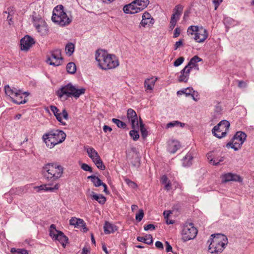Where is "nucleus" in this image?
Here are the masks:
<instances>
[{"instance_id": "1", "label": "nucleus", "mask_w": 254, "mask_h": 254, "mask_svg": "<svg viewBox=\"0 0 254 254\" xmlns=\"http://www.w3.org/2000/svg\"><path fill=\"white\" fill-rule=\"evenodd\" d=\"M95 57L99 67L103 70L114 69L119 65L117 57L115 55L109 54L105 50H97Z\"/></svg>"}, {"instance_id": "2", "label": "nucleus", "mask_w": 254, "mask_h": 254, "mask_svg": "<svg viewBox=\"0 0 254 254\" xmlns=\"http://www.w3.org/2000/svg\"><path fill=\"white\" fill-rule=\"evenodd\" d=\"M85 88L69 83L61 86L56 92V94L60 99L65 96L67 98L74 97L77 99L81 95L85 94Z\"/></svg>"}, {"instance_id": "3", "label": "nucleus", "mask_w": 254, "mask_h": 254, "mask_svg": "<svg viewBox=\"0 0 254 254\" xmlns=\"http://www.w3.org/2000/svg\"><path fill=\"white\" fill-rule=\"evenodd\" d=\"M209 244L208 251L211 254L221 253L228 244L226 236L221 234H212L207 242Z\"/></svg>"}, {"instance_id": "4", "label": "nucleus", "mask_w": 254, "mask_h": 254, "mask_svg": "<svg viewBox=\"0 0 254 254\" xmlns=\"http://www.w3.org/2000/svg\"><path fill=\"white\" fill-rule=\"evenodd\" d=\"M66 136V134L63 130H55L44 134L42 138L47 146L52 148L56 145L63 142Z\"/></svg>"}, {"instance_id": "5", "label": "nucleus", "mask_w": 254, "mask_h": 254, "mask_svg": "<svg viewBox=\"0 0 254 254\" xmlns=\"http://www.w3.org/2000/svg\"><path fill=\"white\" fill-rule=\"evenodd\" d=\"M42 173L45 179L54 181L62 177L63 168L57 164L49 163L43 167Z\"/></svg>"}, {"instance_id": "6", "label": "nucleus", "mask_w": 254, "mask_h": 254, "mask_svg": "<svg viewBox=\"0 0 254 254\" xmlns=\"http://www.w3.org/2000/svg\"><path fill=\"white\" fill-rule=\"evenodd\" d=\"M52 20L53 22L62 27L69 25L72 21L71 18L68 17L64 10L62 5H58L54 8Z\"/></svg>"}, {"instance_id": "7", "label": "nucleus", "mask_w": 254, "mask_h": 254, "mask_svg": "<svg viewBox=\"0 0 254 254\" xmlns=\"http://www.w3.org/2000/svg\"><path fill=\"white\" fill-rule=\"evenodd\" d=\"M149 3V0H134L123 7L127 14H135L144 9Z\"/></svg>"}, {"instance_id": "8", "label": "nucleus", "mask_w": 254, "mask_h": 254, "mask_svg": "<svg viewBox=\"0 0 254 254\" xmlns=\"http://www.w3.org/2000/svg\"><path fill=\"white\" fill-rule=\"evenodd\" d=\"M197 231L192 223L186 222L183 227L182 235V240L187 242L193 239L196 236Z\"/></svg>"}, {"instance_id": "9", "label": "nucleus", "mask_w": 254, "mask_h": 254, "mask_svg": "<svg viewBox=\"0 0 254 254\" xmlns=\"http://www.w3.org/2000/svg\"><path fill=\"white\" fill-rule=\"evenodd\" d=\"M84 149L86 151L89 157L92 160L96 167L101 170H105V166L97 151L94 148L88 146H84Z\"/></svg>"}, {"instance_id": "10", "label": "nucleus", "mask_w": 254, "mask_h": 254, "mask_svg": "<svg viewBox=\"0 0 254 254\" xmlns=\"http://www.w3.org/2000/svg\"><path fill=\"white\" fill-rule=\"evenodd\" d=\"M229 127V122L226 120H223L213 128L212 132L215 136L221 138L226 136Z\"/></svg>"}, {"instance_id": "11", "label": "nucleus", "mask_w": 254, "mask_h": 254, "mask_svg": "<svg viewBox=\"0 0 254 254\" xmlns=\"http://www.w3.org/2000/svg\"><path fill=\"white\" fill-rule=\"evenodd\" d=\"M246 134L242 131H238L233 137L232 141L227 144V147H231L235 150H238L241 148L246 139Z\"/></svg>"}, {"instance_id": "12", "label": "nucleus", "mask_w": 254, "mask_h": 254, "mask_svg": "<svg viewBox=\"0 0 254 254\" xmlns=\"http://www.w3.org/2000/svg\"><path fill=\"white\" fill-rule=\"evenodd\" d=\"M46 62L47 64L54 66H59L62 64L63 59L62 57L61 50L57 49L51 51L50 56L48 57Z\"/></svg>"}, {"instance_id": "13", "label": "nucleus", "mask_w": 254, "mask_h": 254, "mask_svg": "<svg viewBox=\"0 0 254 254\" xmlns=\"http://www.w3.org/2000/svg\"><path fill=\"white\" fill-rule=\"evenodd\" d=\"M33 20L34 25L41 35L47 34L48 32V25L45 21L41 17L33 16Z\"/></svg>"}, {"instance_id": "14", "label": "nucleus", "mask_w": 254, "mask_h": 254, "mask_svg": "<svg viewBox=\"0 0 254 254\" xmlns=\"http://www.w3.org/2000/svg\"><path fill=\"white\" fill-rule=\"evenodd\" d=\"M51 111L53 113L57 120L63 125H65V123L62 120V117L67 120L68 118V114L65 109H64L62 113H59V110L57 107L51 105L50 107Z\"/></svg>"}, {"instance_id": "15", "label": "nucleus", "mask_w": 254, "mask_h": 254, "mask_svg": "<svg viewBox=\"0 0 254 254\" xmlns=\"http://www.w3.org/2000/svg\"><path fill=\"white\" fill-rule=\"evenodd\" d=\"M127 118L131 125L132 129L138 127V120L136 112L132 109H128L127 111Z\"/></svg>"}, {"instance_id": "16", "label": "nucleus", "mask_w": 254, "mask_h": 254, "mask_svg": "<svg viewBox=\"0 0 254 254\" xmlns=\"http://www.w3.org/2000/svg\"><path fill=\"white\" fill-rule=\"evenodd\" d=\"M34 44V39L30 36L26 35L20 40L21 50L27 51Z\"/></svg>"}, {"instance_id": "17", "label": "nucleus", "mask_w": 254, "mask_h": 254, "mask_svg": "<svg viewBox=\"0 0 254 254\" xmlns=\"http://www.w3.org/2000/svg\"><path fill=\"white\" fill-rule=\"evenodd\" d=\"M208 37V32L206 29L201 26L195 33L194 40L198 43L203 42Z\"/></svg>"}, {"instance_id": "18", "label": "nucleus", "mask_w": 254, "mask_h": 254, "mask_svg": "<svg viewBox=\"0 0 254 254\" xmlns=\"http://www.w3.org/2000/svg\"><path fill=\"white\" fill-rule=\"evenodd\" d=\"M19 94L16 95L12 98V101L17 104H25L26 103L27 99L26 98L29 95V92H24L21 89V92H19Z\"/></svg>"}, {"instance_id": "19", "label": "nucleus", "mask_w": 254, "mask_h": 254, "mask_svg": "<svg viewBox=\"0 0 254 254\" xmlns=\"http://www.w3.org/2000/svg\"><path fill=\"white\" fill-rule=\"evenodd\" d=\"M4 91L6 95L10 96L11 99L13 98L16 95L19 94V92H21V89L18 87L10 86L9 85H5L4 86Z\"/></svg>"}, {"instance_id": "20", "label": "nucleus", "mask_w": 254, "mask_h": 254, "mask_svg": "<svg viewBox=\"0 0 254 254\" xmlns=\"http://www.w3.org/2000/svg\"><path fill=\"white\" fill-rule=\"evenodd\" d=\"M222 182L226 183L229 181H242L240 176L232 173H227L222 176Z\"/></svg>"}, {"instance_id": "21", "label": "nucleus", "mask_w": 254, "mask_h": 254, "mask_svg": "<svg viewBox=\"0 0 254 254\" xmlns=\"http://www.w3.org/2000/svg\"><path fill=\"white\" fill-rule=\"evenodd\" d=\"M202 61V60L199 57L197 56H194L190 59L188 64L192 68L194 71H198L199 67L197 63Z\"/></svg>"}, {"instance_id": "22", "label": "nucleus", "mask_w": 254, "mask_h": 254, "mask_svg": "<svg viewBox=\"0 0 254 254\" xmlns=\"http://www.w3.org/2000/svg\"><path fill=\"white\" fill-rule=\"evenodd\" d=\"M195 71L191 68L190 66L187 64L185 68L182 70L180 75V79H185V78H189V74L195 72Z\"/></svg>"}, {"instance_id": "23", "label": "nucleus", "mask_w": 254, "mask_h": 254, "mask_svg": "<svg viewBox=\"0 0 254 254\" xmlns=\"http://www.w3.org/2000/svg\"><path fill=\"white\" fill-rule=\"evenodd\" d=\"M92 199L96 200L100 204H103L106 201V198L102 194H97L93 191H91L88 194Z\"/></svg>"}, {"instance_id": "24", "label": "nucleus", "mask_w": 254, "mask_h": 254, "mask_svg": "<svg viewBox=\"0 0 254 254\" xmlns=\"http://www.w3.org/2000/svg\"><path fill=\"white\" fill-rule=\"evenodd\" d=\"M180 146V142L178 141H172L168 144V150L171 153H174L179 149Z\"/></svg>"}, {"instance_id": "25", "label": "nucleus", "mask_w": 254, "mask_h": 254, "mask_svg": "<svg viewBox=\"0 0 254 254\" xmlns=\"http://www.w3.org/2000/svg\"><path fill=\"white\" fill-rule=\"evenodd\" d=\"M69 224L70 225L74 226V227H84L85 225V223L82 219L75 217H72L70 219Z\"/></svg>"}, {"instance_id": "26", "label": "nucleus", "mask_w": 254, "mask_h": 254, "mask_svg": "<svg viewBox=\"0 0 254 254\" xmlns=\"http://www.w3.org/2000/svg\"><path fill=\"white\" fill-rule=\"evenodd\" d=\"M142 19L140 24L143 26H145L148 24L153 23V19L151 17V15L148 12H145L142 15Z\"/></svg>"}, {"instance_id": "27", "label": "nucleus", "mask_w": 254, "mask_h": 254, "mask_svg": "<svg viewBox=\"0 0 254 254\" xmlns=\"http://www.w3.org/2000/svg\"><path fill=\"white\" fill-rule=\"evenodd\" d=\"M116 226L113 225L109 222H106L104 226V232L106 234L113 233L117 231Z\"/></svg>"}, {"instance_id": "28", "label": "nucleus", "mask_w": 254, "mask_h": 254, "mask_svg": "<svg viewBox=\"0 0 254 254\" xmlns=\"http://www.w3.org/2000/svg\"><path fill=\"white\" fill-rule=\"evenodd\" d=\"M55 240L58 241L61 243L64 248L65 247L66 244L68 242L67 237L61 231L58 233V236H57Z\"/></svg>"}, {"instance_id": "29", "label": "nucleus", "mask_w": 254, "mask_h": 254, "mask_svg": "<svg viewBox=\"0 0 254 254\" xmlns=\"http://www.w3.org/2000/svg\"><path fill=\"white\" fill-rule=\"evenodd\" d=\"M193 156L190 153H188L182 159L183 166L189 167L192 164Z\"/></svg>"}, {"instance_id": "30", "label": "nucleus", "mask_w": 254, "mask_h": 254, "mask_svg": "<svg viewBox=\"0 0 254 254\" xmlns=\"http://www.w3.org/2000/svg\"><path fill=\"white\" fill-rule=\"evenodd\" d=\"M207 159L209 160L210 163L214 165H218L221 162L223 161L224 158L223 157H219L218 158H213L212 157L211 153H209L207 154Z\"/></svg>"}, {"instance_id": "31", "label": "nucleus", "mask_w": 254, "mask_h": 254, "mask_svg": "<svg viewBox=\"0 0 254 254\" xmlns=\"http://www.w3.org/2000/svg\"><path fill=\"white\" fill-rule=\"evenodd\" d=\"M137 240L139 242L144 243L147 245L153 243V238L151 235H146L145 237H137Z\"/></svg>"}, {"instance_id": "32", "label": "nucleus", "mask_w": 254, "mask_h": 254, "mask_svg": "<svg viewBox=\"0 0 254 254\" xmlns=\"http://www.w3.org/2000/svg\"><path fill=\"white\" fill-rule=\"evenodd\" d=\"M183 9V7L182 5L180 4L176 5L174 9V12L171 17L176 18L179 20L180 16H181L182 12Z\"/></svg>"}, {"instance_id": "33", "label": "nucleus", "mask_w": 254, "mask_h": 254, "mask_svg": "<svg viewBox=\"0 0 254 254\" xmlns=\"http://www.w3.org/2000/svg\"><path fill=\"white\" fill-rule=\"evenodd\" d=\"M59 188V185L58 184L55 185L53 187H50L49 185H41L38 187L39 190H44L45 191H49L51 192L57 190Z\"/></svg>"}, {"instance_id": "34", "label": "nucleus", "mask_w": 254, "mask_h": 254, "mask_svg": "<svg viewBox=\"0 0 254 254\" xmlns=\"http://www.w3.org/2000/svg\"><path fill=\"white\" fill-rule=\"evenodd\" d=\"M156 80H144V87L146 92H151L154 87Z\"/></svg>"}, {"instance_id": "35", "label": "nucleus", "mask_w": 254, "mask_h": 254, "mask_svg": "<svg viewBox=\"0 0 254 254\" xmlns=\"http://www.w3.org/2000/svg\"><path fill=\"white\" fill-rule=\"evenodd\" d=\"M194 92V91L193 90L192 88L188 87L187 88H185L183 90L178 91L177 92V95H181L183 94H185L187 96L191 95V93H193Z\"/></svg>"}, {"instance_id": "36", "label": "nucleus", "mask_w": 254, "mask_h": 254, "mask_svg": "<svg viewBox=\"0 0 254 254\" xmlns=\"http://www.w3.org/2000/svg\"><path fill=\"white\" fill-rule=\"evenodd\" d=\"M74 45L71 43L66 44L65 48V51L67 55L71 56L74 51Z\"/></svg>"}, {"instance_id": "37", "label": "nucleus", "mask_w": 254, "mask_h": 254, "mask_svg": "<svg viewBox=\"0 0 254 254\" xmlns=\"http://www.w3.org/2000/svg\"><path fill=\"white\" fill-rule=\"evenodd\" d=\"M60 231H58L56 229V226L54 224H52L50 226V236L53 238L55 239L58 236V233H60Z\"/></svg>"}, {"instance_id": "38", "label": "nucleus", "mask_w": 254, "mask_h": 254, "mask_svg": "<svg viewBox=\"0 0 254 254\" xmlns=\"http://www.w3.org/2000/svg\"><path fill=\"white\" fill-rule=\"evenodd\" d=\"M180 126V127H183L185 126V124L182 123L178 121H173L172 122H170V123H168L166 125V128H169L170 127H174L175 126Z\"/></svg>"}, {"instance_id": "39", "label": "nucleus", "mask_w": 254, "mask_h": 254, "mask_svg": "<svg viewBox=\"0 0 254 254\" xmlns=\"http://www.w3.org/2000/svg\"><path fill=\"white\" fill-rule=\"evenodd\" d=\"M140 128L141 133V136L143 138H145L147 136V131L144 127V125L141 119L139 118Z\"/></svg>"}, {"instance_id": "40", "label": "nucleus", "mask_w": 254, "mask_h": 254, "mask_svg": "<svg viewBox=\"0 0 254 254\" xmlns=\"http://www.w3.org/2000/svg\"><path fill=\"white\" fill-rule=\"evenodd\" d=\"M76 69V65L73 63H69L66 65V70L69 73L73 74Z\"/></svg>"}, {"instance_id": "41", "label": "nucleus", "mask_w": 254, "mask_h": 254, "mask_svg": "<svg viewBox=\"0 0 254 254\" xmlns=\"http://www.w3.org/2000/svg\"><path fill=\"white\" fill-rule=\"evenodd\" d=\"M112 121L119 128H125L127 127V125L125 123L119 119L114 118Z\"/></svg>"}, {"instance_id": "42", "label": "nucleus", "mask_w": 254, "mask_h": 254, "mask_svg": "<svg viewBox=\"0 0 254 254\" xmlns=\"http://www.w3.org/2000/svg\"><path fill=\"white\" fill-rule=\"evenodd\" d=\"M10 252L13 254H28V252L24 249L12 248Z\"/></svg>"}, {"instance_id": "43", "label": "nucleus", "mask_w": 254, "mask_h": 254, "mask_svg": "<svg viewBox=\"0 0 254 254\" xmlns=\"http://www.w3.org/2000/svg\"><path fill=\"white\" fill-rule=\"evenodd\" d=\"M199 29V27L196 26H190L187 30L188 34L192 35L194 32H196Z\"/></svg>"}, {"instance_id": "44", "label": "nucleus", "mask_w": 254, "mask_h": 254, "mask_svg": "<svg viewBox=\"0 0 254 254\" xmlns=\"http://www.w3.org/2000/svg\"><path fill=\"white\" fill-rule=\"evenodd\" d=\"M134 129H133L129 131V135L134 140L136 141L138 139L139 135L138 131Z\"/></svg>"}, {"instance_id": "45", "label": "nucleus", "mask_w": 254, "mask_h": 254, "mask_svg": "<svg viewBox=\"0 0 254 254\" xmlns=\"http://www.w3.org/2000/svg\"><path fill=\"white\" fill-rule=\"evenodd\" d=\"M144 216V212L143 210H139L138 213L136 214L135 219L137 222H140Z\"/></svg>"}, {"instance_id": "46", "label": "nucleus", "mask_w": 254, "mask_h": 254, "mask_svg": "<svg viewBox=\"0 0 254 254\" xmlns=\"http://www.w3.org/2000/svg\"><path fill=\"white\" fill-rule=\"evenodd\" d=\"M92 182L93 183L94 185L97 187L101 186V184H102V181L98 177L96 176L93 179Z\"/></svg>"}, {"instance_id": "47", "label": "nucleus", "mask_w": 254, "mask_h": 254, "mask_svg": "<svg viewBox=\"0 0 254 254\" xmlns=\"http://www.w3.org/2000/svg\"><path fill=\"white\" fill-rule=\"evenodd\" d=\"M81 168L85 171H88L90 173L92 172V168L86 163H82L81 165Z\"/></svg>"}, {"instance_id": "48", "label": "nucleus", "mask_w": 254, "mask_h": 254, "mask_svg": "<svg viewBox=\"0 0 254 254\" xmlns=\"http://www.w3.org/2000/svg\"><path fill=\"white\" fill-rule=\"evenodd\" d=\"M185 59L183 57H181L177 59L174 63V65L175 66H178L181 65L184 61Z\"/></svg>"}, {"instance_id": "49", "label": "nucleus", "mask_w": 254, "mask_h": 254, "mask_svg": "<svg viewBox=\"0 0 254 254\" xmlns=\"http://www.w3.org/2000/svg\"><path fill=\"white\" fill-rule=\"evenodd\" d=\"M178 19L176 18L171 17L170 22V28L172 30L175 26Z\"/></svg>"}, {"instance_id": "50", "label": "nucleus", "mask_w": 254, "mask_h": 254, "mask_svg": "<svg viewBox=\"0 0 254 254\" xmlns=\"http://www.w3.org/2000/svg\"><path fill=\"white\" fill-rule=\"evenodd\" d=\"M234 20L233 19L230 17H226L224 19V23L225 24H230V25L233 24Z\"/></svg>"}, {"instance_id": "51", "label": "nucleus", "mask_w": 254, "mask_h": 254, "mask_svg": "<svg viewBox=\"0 0 254 254\" xmlns=\"http://www.w3.org/2000/svg\"><path fill=\"white\" fill-rule=\"evenodd\" d=\"M155 226L152 224H148L144 227V229L145 231H148L149 230H153L155 229Z\"/></svg>"}, {"instance_id": "52", "label": "nucleus", "mask_w": 254, "mask_h": 254, "mask_svg": "<svg viewBox=\"0 0 254 254\" xmlns=\"http://www.w3.org/2000/svg\"><path fill=\"white\" fill-rule=\"evenodd\" d=\"M161 182L163 184L165 185L167 184V183L170 182V181L168 179L166 176L164 175L161 178Z\"/></svg>"}, {"instance_id": "53", "label": "nucleus", "mask_w": 254, "mask_h": 254, "mask_svg": "<svg viewBox=\"0 0 254 254\" xmlns=\"http://www.w3.org/2000/svg\"><path fill=\"white\" fill-rule=\"evenodd\" d=\"M125 181L128 186L132 188H135L136 186V184L133 182L129 179H126Z\"/></svg>"}, {"instance_id": "54", "label": "nucleus", "mask_w": 254, "mask_h": 254, "mask_svg": "<svg viewBox=\"0 0 254 254\" xmlns=\"http://www.w3.org/2000/svg\"><path fill=\"white\" fill-rule=\"evenodd\" d=\"M222 110L221 106L220 103H217L215 106V112L220 114Z\"/></svg>"}, {"instance_id": "55", "label": "nucleus", "mask_w": 254, "mask_h": 254, "mask_svg": "<svg viewBox=\"0 0 254 254\" xmlns=\"http://www.w3.org/2000/svg\"><path fill=\"white\" fill-rule=\"evenodd\" d=\"M247 82L244 80H240L239 81L238 83V86L241 88L246 87L247 86Z\"/></svg>"}, {"instance_id": "56", "label": "nucleus", "mask_w": 254, "mask_h": 254, "mask_svg": "<svg viewBox=\"0 0 254 254\" xmlns=\"http://www.w3.org/2000/svg\"><path fill=\"white\" fill-rule=\"evenodd\" d=\"M155 245L156 247L159 250H163L164 248L163 245L162 243L160 241L156 242Z\"/></svg>"}, {"instance_id": "57", "label": "nucleus", "mask_w": 254, "mask_h": 254, "mask_svg": "<svg viewBox=\"0 0 254 254\" xmlns=\"http://www.w3.org/2000/svg\"><path fill=\"white\" fill-rule=\"evenodd\" d=\"M165 245H166V252H172V247L170 245L169 242L166 241L165 242Z\"/></svg>"}, {"instance_id": "58", "label": "nucleus", "mask_w": 254, "mask_h": 254, "mask_svg": "<svg viewBox=\"0 0 254 254\" xmlns=\"http://www.w3.org/2000/svg\"><path fill=\"white\" fill-rule=\"evenodd\" d=\"M181 33V30L179 28L177 27L174 30V38H177L178 37Z\"/></svg>"}, {"instance_id": "59", "label": "nucleus", "mask_w": 254, "mask_h": 254, "mask_svg": "<svg viewBox=\"0 0 254 254\" xmlns=\"http://www.w3.org/2000/svg\"><path fill=\"white\" fill-rule=\"evenodd\" d=\"M171 213L172 212L170 210H166L164 211L163 215L165 220L169 219V216Z\"/></svg>"}, {"instance_id": "60", "label": "nucleus", "mask_w": 254, "mask_h": 254, "mask_svg": "<svg viewBox=\"0 0 254 254\" xmlns=\"http://www.w3.org/2000/svg\"><path fill=\"white\" fill-rule=\"evenodd\" d=\"M183 40H180L179 41L176 42L175 44V50H177L178 48L183 45Z\"/></svg>"}, {"instance_id": "61", "label": "nucleus", "mask_w": 254, "mask_h": 254, "mask_svg": "<svg viewBox=\"0 0 254 254\" xmlns=\"http://www.w3.org/2000/svg\"><path fill=\"white\" fill-rule=\"evenodd\" d=\"M223 0H213V2L215 4V9L216 10Z\"/></svg>"}, {"instance_id": "62", "label": "nucleus", "mask_w": 254, "mask_h": 254, "mask_svg": "<svg viewBox=\"0 0 254 254\" xmlns=\"http://www.w3.org/2000/svg\"><path fill=\"white\" fill-rule=\"evenodd\" d=\"M103 130L105 132H107L108 131L111 132L112 130V129L111 127H110L107 125H105L103 127Z\"/></svg>"}, {"instance_id": "63", "label": "nucleus", "mask_w": 254, "mask_h": 254, "mask_svg": "<svg viewBox=\"0 0 254 254\" xmlns=\"http://www.w3.org/2000/svg\"><path fill=\"white\" fill-rule=\"evenodd\" d=\"M164 185H165V190H169L171 189V182L167 183V184H166Z\"/></svg>"}, {"instance_id": "64", "label": "nucleus", "mask_w": 254, "mask_h": 254, "mask_svg": "<svg viewBox=\"0 0 254 254\" xmlns=\"http://www.w3.org/2000/svg\"><path fill=\"white\" fill-rule=\"evenodd\" d=\"M166 222L167 224H173L174 223V221L173 220H169V219L166 220Z\"/></svg>"}]
</instances>
